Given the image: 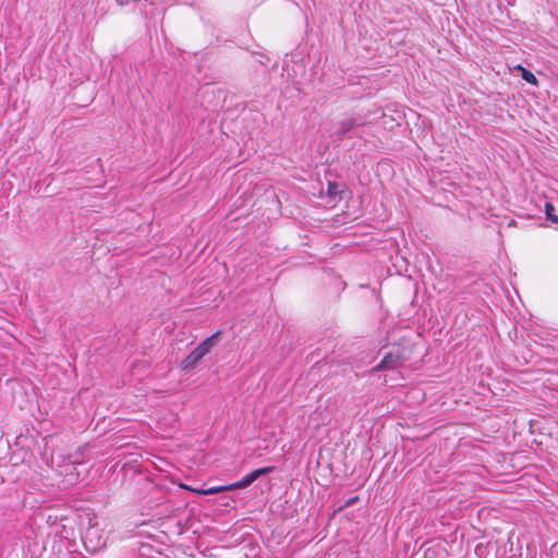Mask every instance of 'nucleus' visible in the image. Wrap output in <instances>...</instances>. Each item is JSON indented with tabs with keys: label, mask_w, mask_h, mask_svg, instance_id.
<instances>
[{
	"label": "nucleus",
	"mask_w": 558,
	"mask_h": 558,
	"mask_svg": "<svg viewBox=\"0 0 558 558\" xmlns=\"http://www.w3.org/2000/svg\"><path fill=\"white\" fill-rule=\"evenodd\" d=\"M230 489H231L230 485L215 486V487L207 488L204 492H199V495H213V494H217V493L226 492V490H230Z\"/></svg>",
	"instance_id": "nucleus-7"
},
{
	"label": "nucleus",
	"mask_w": 558,
	"mask_h": 558,
	"mask_svg": "<svg viewBox=\"0 0 558 558\" xmlns=\"http://www.w3.org/2000/svg\"><path fill=\"white\" fill-rule=\"evenodd\" d=\"M518 70L521 71V76L522 78L532 84V85H537L538 84V81L536 78V76L529 70H526L525 68H523L522 65H518Z\"/></svg>",
	"instance_id": "nucleus-5"
},
{
	"label": "nucleus",
	"mask_w": 558,
	"mask_h": 558,
	"mask_svg": "<svg viewBox=\"0 0 558 558\" xmlns=\"http://www.w3.org/2000/svg\"><path fill=\"white\" fill-rule=\"evenodd\" d=\"M275 470V466H265L257 470H254L253 472L246 474L243 478H241L239 482H235L233 484H230L231 489H238V488H244L250 486L253 482H255L258 477L269 474Z\"/></svg>",
	"instance_id": "nucleus-4"
},
{
	"label": "nucleus",
	"mask_w": 558,
	"mask_h": 558,
	"mask_svg": "<svg viewBox=\"0 0 558 558\" xmlns=\"http://www.w3.org/2000/svg\"><path fill=\"white\" fill-rule=\"evenodd\" d=\"M545 215H546V219L547 220H549L553 223H557L558 225V216L555 215V207L549 202L545 203Z\"/></svg>",
	"instance_id": "nucleus-6"
},
{
	"label": "nucleus",
	"mask_w": 558,
	"mask_h": 558,
	"mask_svg": "<svg viewBox=\"0 0 558 558\" xmlns=\"http://www.w3.org/2000/svg\"><path fill=\"white\" fill-rule=\"evenodd\" d=\"M220 332H216L204 339L189 355L182 361L181 366L184 371H191L196 367L199 361L217 344V338Z\"/></svg>",
	"instance_id": "nucleus-1"
},
{
	"label": "nucleus",
	"mask_w": 558,
	"mask_h": 558,
	"mask_svg": "<svg viewBox=\"0 0 558 558\" xmlns=\"http://www.w3.org/2000/svg\"><path fill=\"white\" fill-rule=\"evenodd\" d=\"M356 499H357V497H354V498L350 499V500L347 502V505L349 506V505L353 504Z\"/></svg>",
	"instance_id": "nucleus-11"
},
{
	"label": "nucleus",
	"mask_w": 558,
	"mask_h": 558,
	"mask_svg": "<svg viewBox=\"0 0 558 558\" xmlns=\"http://www.w3.org/2000/svg\"><path fill=\"white\" fill-rule=\"evenodd\" d=\"M119 5H125L128 3V0H116Z\"/></svg>",
	"instance_id": "nucleus-10"
},
{
	"label": "nucleus",
	"mask_w": 558,
	"mask_h": 558,
	"mask_svg": "<svg viewBox=\"0 0 558 558\" xmlns=\"http://www.w3.org/2000/svg\"><path fill=\"white\" fill-rule=\"evenodd\" d=\"M405 362V357L398 350L396 352H388L381 362L373 368V372L390 371L401 367Z\"/></svg>",
	"instance_id": "nucleus-2"
},
{
	"label": "nucleus",
	"mask_w": 558,
	"mask_h": 558,
	"mask_svg": "<svg viewBox=\"0 0 558 558\" xmlns=\"http://www.w3.org/2000/svg\"><path fill=\"white\" fill-rule=\"evenodd\" d=\"M338 193V185L336 183L329 182L328 184V194L329 195H336Z\"/></svg>",
	"instance_id": "nucleus-8"
},
{
	"label": "nucleus",
	"mask_w": 558,
	"mask_h": 558,
	"mask_svg": "<svg viewBox=\"0 0 558 558\" xmlns=\"http://www.w3.org/2000/svg\"><path fill=\"white\" fill-rule=\"evenodd\" d=\"M181 487H183L184 489H187V490L194 492V493H196V494H198V495H199V492H204V490H205V489H199V488H192V487H190V486H187V485H181Z\"/></svg>",
	"instance_id": "nucleus-9"
},
{
	"label": "nucleus",
	"mask_w": 558,
	"mask_h": 558,
	"mask_svg": "<svg viewBox=\"0 0 558 558\" xmlns=\"http://www.w3.org/2000/svg\"><path fill=\"white\" fill-rule=\"evenodd\" d=\"M365 120L362 117H348L338 123V128L335 131L337 140L341 141L344 136L356 126L365 125Z\"/></svg>",
	"instance_id": "nucleus-3"
}]
</instances>
